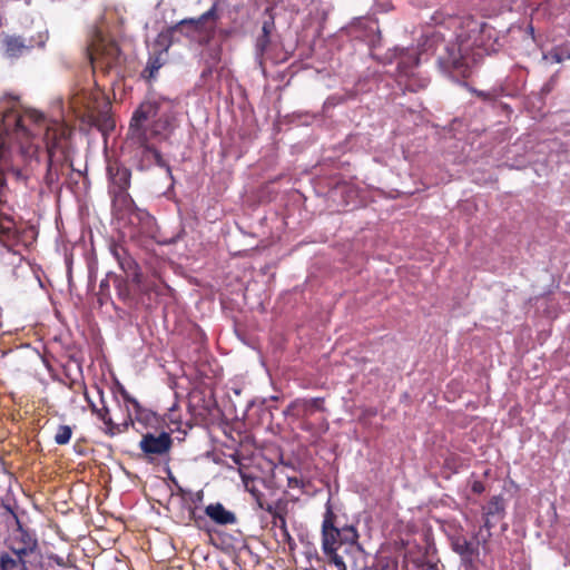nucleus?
<instances>
[{
	"label": "nucleus",
	"mask_w": 570,
	"mask_h": 570,
	"mask_svg": "<svg viewBox=\"0 0 570 570\" xmlns=\"http://www.w3.org/2000/svg\"><path fill=\"white\" fill-rule=\"evenodd\" d=\"M156 115V108L151 104H142L140 108L134 114L128 138L131 144L140 149L144 161L155 160L159 166H164V160L158 150H156L148 140L150 137L167 138L173 130V125L169 118H160L156 121L153 128L148 131L145 128V122Z\"/></svg>",
	"instance_id": "nucleus-1"
},
{
	"label": "nucleus",
	"mask_w": 570,
	"mask_h": 570,
	"mask_svg": "<svg viewBox=\"0 0 570 570\" xmlns=\"http://www.w3.org/2000/svg\"><path fill=\"white\" fill-rule=\"evenodd\" d=\"M347 542H341L337 550L330 554L328 561L337 570H396L393 563L377 562L376 564L364 567L365 553L354 542L355 532L353 529H345Z\"/></svg>",
	"instance_id": "nucleus-2"
},
{
	"label": "nucleus",
	"mask_w": 570,
	"mask_h": 570,
	"mask_svg": "<svg viewBox=\"0 0 570 570\" xmlns=\"http://www.w3.org/2000/svg\"><path fill=\"white\" fill-rule=\"evenodd\" d=\"M43 120V116L38 110H27L23 116H18L14 111H9L2 116V126L6 131L4 136H0V165L4 160V149L9 131L12 129L14 139L19 142L21 151L24 154L26 148L23 145V138L29 136V131H35L40 122Z\"/></svg>",
	"instance_id": "nucleus-3"
},
{
	"label": "nucleus",
	"mask_w": 570,
	"mask_h": 570,
	"mask_svg": "<svg viewBox=\"0 0 570 570\" xmlns=\"http://www.w3.org/2000/svg\"><path fill=\"white\" fill-rule=\"evenodd\" d=\"M119 50L114 42L99 39L92 45L90 60L94 69H110L117 62Z\"/></svg>",
	"instance_id": "nucleus-4"
},
{
	"label": "nucleus",
	"mask_w": 570,
	"mask_h": 570,
	"mask_svg": "<svg viewBox=\"0 0 570 570\" xmlns=\"http://www.w3.org/2000/svg\"><path fill=\"white\" fill-rule=\"evenodd\" d=\"M171 445V439L168 433H159L158 435L146 434L140 441V448L148 454H164Z\"/></svg>",
	"instance_id": "nucleus-5"
},
{
	"label": "nucleus",
	"mask_w": 570,
	"mask_h": 570,
	"mask_svg": "<svg viewBox=\"0 0 570 570\" xmlns=\"http://www.w3.org/2000/svg\"><path fill=\"white\" fill-rule=\"evenodd\" d=\"M346 534V532L344 531ZM341 531L333 527L330 518H326L323 522V550L328 557L333 551L337 550L341 542H347L348 539L345 537V541L341 539Z\"/></svg>",
	"instance_id": "nucleus-6"
},
{
	"label": "nucleus",
	"mask_w": 570,
	"mask_h": 570,
	"mask_svg": "<svg viewBox=\"0 0 570 570\" xmlns=\"http://www.w3.org/2000/svg\"><path fill=\"white\" fill-rule=\"evenodd\" d=\"M35 546V540L31 537L24 534L22 531H18L11 539V550L18 557L19 561H21L24 556L31 552Z\"/></svg>",
	"instance_id": "nucleus-7"
},
{
	"label": "nucleus",
	"mask_w": 570,
	"mask_h": 570,
	"mask_svg": "<svg viewBox=\"0 0 570 570\" xmlns=\"http://www.w3.org/2000/svg\"><path fill=\"white\" fill-rule=\"evenodd\" d=\"M205 512L214 522L218 524H233L236 522L235 514L226 510L220 503L207 505Z\"/></svg>",
	"instance_id": "nucleus-8"
},
{
	"label": "nucleus",
	"mask_w": 570,
	"mask_h": 570,
	"mask_svg": "<svg viewBox=\"0 0 570 570\" xmlns=\"http://www.w3.org/2000/svg\"><path fill=\"white\" fill-rule=\"evenodd\" d=\"M3 47L4 56L8 58H17L27 49L23 40L13 36H7L3 39Z\"/></svg>",
	"instance_id": "nucleus-9"
},
{
	"label": "nucleus",
	"mask_w": 570,
	"mask_h": 570,
	"mask_svg": "<svg viewBox=\"0 0 570 570\" xmlns=\"http://www.w3.org/2000/svg\"><path fill=\"white\" fill-rule=\"evenodd\" d=\"M503 511H504V504H503L502 499L493 498L487 508L485 527L490 528L492 525L490 518H494V517L500 518L502 515Z\"/></svg>",
	"instance_id": "nucleus-10"
},
{
	"label": "nucleus",
	"mask_w": 570,
	"mask_h": 570,
	"mask_svg": "<svg viewBox=\"0 0 570 570\" xmlns=\"http://www.w3.org/2000/svg\"><path fill=\"white\" fill-rule=\"evenodd\" d=\"M45 137L48 151L51 154L53 148L59 147V141L57 140V127H47Z\"/></svg>",
	"instance_id": "nucleus-11"
},
{
	"label": "nucleus",
	"mask_w": 570,
	"mask_h": 570,
	"mask_svg": "<svg viewBox=\"0 0 570 570\" xmlns=\"http://www.w3.org/2000/svg\"><path fill=\"white\" fill-rule=\"evenodd\" d=\"M71 429L68 425H60L55 434V441L58 444H67L71 438Z\"/></svg>",
	"instance_id": "nucleus-12"
},
{
	"label": "nucleus",
	"mask_w": 570,
	"mask_h": 570,
	"mask_svg": "<svg viewBox=\"0 0 570 570\" xmlns=\"http://www.w3.org/2000/svg\"><path fill=\"white\" fill-rule=\"evenodd\" d=\"M0 566L2 570H11L17 566V561L8 554H3L0 560Z\"/></svg>",
	"instance_id": "nucleus-13"
},
{
	"label": "nucleus",
	"mask_w": 570,
	"mask_h": 570,
	"mask_svg": "<svg viewBox=\"0 0 570 570\" xmlns=\"http://www.w3.org/2000/svg\"><path fill=\"white\" fill-rule=\"evenodd\" d=\"M543 58L544 59L551 58L552 61L557 62V63H560L563 61V59H567L566 55H562L561 52H559V50H554V51L550 52L549 55H546Z\"/></svg>",
	"instance_id": "nucleus-14"
},
{
	"label": "nucleus",
	"mask_w": 570,
	"mask_h": 570,
	"mask_svg": "<svg viewBox=\"0 0 570 570\" xmlns=\"http://www.w3.org/2000/svg\"><path fill=\"white\" fill-rule=\"evenodd\" d=\"M163 61L160 58H156L154 61H151L148 66L149 70V77H154L155 72L161 67Z\"/></svg>",
	"instance_id": "nucleus-15"
},
{
	"label": "nucleus",
	"mask_w": 570,
	"mask_h": 570,
	"mask_svg": "<svg viewBox=\"0 0 570 570\" xmlns=\"http://www.w3.org/2000/svg\"><path fill=\"white\" fill-rule=\"evenodd\" d=\"M240 476H242V481H243V484L245 487L246 490L253 492L252 488H250V482H252V479L244 474V473H240Z\"/></svg>",
	"instance_id": "nucleus-16"
},
{
	"label": "nucleus",
	"mask_w": 570,
	"mask_h": 570,
	"mask_svg": "<svg viewBox=\"0 0 570 570\" xmlns=\"http://www.w3.org/2000/svg\"><path fill=\"white\" fill-rule=\"evenodd\" d=\"M455 549L458 552H460L461 554H464L466 553V551L469 550V546L468 543L464 541L462 544L458 543L455 544Z\"/></svg>",
	"instance_id": "nucleus-17"
},
{
	"label": "nucleus",
	"mask_w": 570,
	"mask_h": 570,
	"mask_svg": "<svg viewBox=\"0 0 570 570\" xmlns=\"http://www.w3.org/2000/svg\"><path fill=\"white\" fill-rule=\"evenodd\" d=\"M472 490H473L475 493H481V492H483L484 487L482 485V483H481V482L475 481V482L472 484Z\"/></svg>",
	"instance_id": "nucleus-18"
},
{
	"label": "nucleus",
	"mask_w": 570,
	"mask_h": 570,
	"mask_svg": "<svg viewBox=\"0 0 570 570\" xmlns=\"http://www.w3.org/2000/svg\"><path fill=\"white\" fill-rule=\"evenodd\" d=\"M452 65H453L454 68H460L461 62L459 60H456V59H453Z\"/></svg>",
	"instance_id": "nucleus-19"
},
{
	"label": "nucleus",
	"mask_w": 570,
	"mask_h": 570,
	"mask_svg": "<svg viewBox=\"0 0 570 570\" xmlns=\"http://www.w3.org/2000/svg\"><path fill=\"white\" fill-rule=\"evenodd\" d=\"M423 570H438L435 566H426Z\"/></svg>",
	"instance_id": "nucleus-20"
},
{
	"label": "nucleus",
	"mask_w": 570,
	"mask_h": 570,
	"mask_svg": "<svg viewBox=\"0 0 570 570\" xmlns=\"http://www.w3.org/2000/svg\"><path fill=\"white\" fill-rule=\"evenodd\" d=\"M167 36L166 35H160L159 36V40H163L164 42L167 41Z\"/></svg>",
	"instance_id": "nucleus-21"
},
{
	"label": "nucleus",
	"mask_w": 570,
	"mask_h": 570,
	"mask_svg": "<svg viewBox=\"0 0 570 570\" xmlns=\"http://www.w3.org/2000/svg\"><path fill=\"white\" fill-rule=\"evenodd\" d=\"M209 16H210V11H209V12H207V13H205V14H203V16H202V19H203V20H204V19H207Z\"/></svg>",
	"instance_id": "nucleus-22"
},
{
	"label": "nucleus",
	"mask_w": 570,
	"mask_h": 570,
	"mask_svg": "<svg viewBox=\"0 0 570 570\" xmlns=\"http://www.w3.org/2000/svg\"><path fill=\"white\" fill-rule=\"evenodd\" d=\"M263 29H264V31H265V32H267V31H268V28H267V26H266V24L264 26V28H263Z\"/></svg>",
	"instance_id": "nucleus-23"
},
{
	"label": "nucleus",
	"mask_w": 570,
	"mask_h": 570,
	"mask_svg": "<svg viewBox=\"0 0 570 570\" xmlns=\"http://www.w3.org/2000/svg\"><path fill=\"white\" fill-rule=\"evenodd\" d=\"M566 58L570 59V51L568 53H566Z\"/></svg>",
	"instance_id": "nucleus-24"
},
{
	"label": "nucleus",
	"mask_w": 570,
	"mask_h": 570,
	"mask_svg": "<svg viewBox=\"0 0 570 570\" xmlns=\"http://www.w3.org/2000/svg\"><path fill=\"white\" fill-rule=\"evenodd\" d=\"M2 112H3V110L0 108V114H2Z\"/></svg>",
	"instance_id": "nucleus-25"
}]
</instances>
